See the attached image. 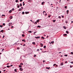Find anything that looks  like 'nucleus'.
Masks as SVG:
<instances>
[{
  "instance_id": "obj_1",
  "label": "nucleus",
  "mask_w": 73,
  "mask_h": 73,
  "mask_svg": "<svg viewBox=\"0 0 73 73\" xmlns=\"http://www.w3.org/2000/svg\"><path fill=\"white\" fill-rule=\"evenodd\" d=\"M13 18V17L12 16H11L10 17V19H12Z\"/></svg>"
},
{
  "instance_id": "obj_2",
  "label": "nucleus",
  "mask_w": 73,
  "mask_h": 73,
  "mask_svg": "<svg viewBox=\"0 0 73 73\" xmlns=\"http://www.w3.org/2000/svg\"><path fill=\"white\" fill-rule=\"evenodd\" d=\"M21 71H22L23 70V69H22V68H20L19 69Z\"/></svg>"
},
{
  "instance_id": "obj_3",
  "label": "nucleus",
  "mask_w": 73,
  "mask_h": 73,
  "mask_svg": "<svg viewBox=\"0 0 73 73\" xmlns=\"http://www.w3.org/2000/svg\"><path fill=\"white\" fill-rule=\"evenodd\" d=\"M33 44H34V45H35L36 44V43L35 42H32Z\"/></svg>"
},
{
  "instance_id": "obj_4",
  "label": "nucleus",
  "mask_w": 73,
  "mask_h": 73,
  "mask_svg": "<svg viewBox=\"0 0 73 73\" xmlns=\"http://www.w3.org/2000/svg\"><path fill=\"white\" fill-rule=\"evenodd\" d=\"M66 33H67V34H69V32L68 31H66Z\"/></svg>"
},
{
  "instance_id": "obj_5",
  "label": "nucleus",
  "mask_w": 73,
  "mask_h": 73,
  "mask_svg": "<svg viewBox=\"0 0 73 73\" xmlns=\"http://www.w3.org/2000/svg\"><path fill=\"white\" fill-rule=\"evenodd\" d=\"M36 21H37V23H39V21H40V20L38 19Z\"/></svg>"
},
{
  "instance_id": "obj_6",
  "label": "nucleus",
  "mask_w": 73,
  "mask_h": 73,
  "mask_svg": "<svg viewBox=\"0 0 73 73\" xmlns=\"http://www.w3.org/2000/svg\"><path fill=\"white\" fill-rule=\"evenodd\" d=\"M17 5H18V7H17V8H19L20 7V6H19V4H17Z\"/></svg>"
},
{
  "instance_id": "obj_7",
  "label": "nucleus",
  "mask_w": 73,
  "mask_h": 73,
  "mask_svg": "<svg viewBox=\"0 0 73 73\" xmlns=\"http://www.w3.org/2000/svg\"><path fill=\"white\" fill-rule=\"evenodd\" d=\"M41 38H42V39H43V40H44V39H45V38L44 37H43V36H42Z\"/></svg>"
},
{
  "instance_id": "obj_8",
  "label": "nucleus",
  "mask_w": 73,
  "mask_h": 73,
  "mask_svg": "<svg viewBox=\"0 0 73 73\" xmlns=\"http://www.w3.org/2000/svg\"><path fill=\"white\" fill-rule=\"evenodd\" d=\"M44 3H45V2H42L41 5H44Z\"/></svg>"
},
{
  "instance_id": "obj_9",
  "label": "nucleus",
  "mask_w": 73,
  "mask_h": 73,
  "mask_svg": "<svg viewBox=\"0 0 73 73\" xmlns=\"http://www.w3.org/2000/svg\"><path fill=\"white\" fill-rule=\"evenodd\" d=\"M40 45H41V47H42V46H43V45H42V44L40 43Z\"/></svg>"
},
{
  "instance_id": "obj_10",
  "label": "nucleus",
  "mask_w": 73,
  "mask_h": 73,
  "mask_svg": "<svg viewBox=\"0 0 73 73\" xmlns=\"http://www.w3.org/2000/svg\"><path fill=\"white\" fill-rule=\"evenodd\" d=\"M3 32H4V30H2L1 31V32H2V33H3Z\"/></svg>"
},
{
  "instance_id": "obj_11",
  "label": "nucleus",
  "mask_w": 73,
  "mask_h": 73,
  "mask_svg": "<svg viewBox=\"0 0 73 73\" xmlns=\"http://www.w3.org/2000/svg\"><path fill=\"white\" fill-rule=\"evenodd\" d=\"M22 41H24V42H25L26 41L25 40V39H23L22 40Z\"/></svg>"
},
{
  "instance_id": "obj_12",
  "label": "nucleus",
  "mask_w": 73,
  "mask_h": 73,
  "mask_svg": "<svg viewBox=\"0 0 73 73\" xmlns=\"http://www.w3.org/2000/svg\"><path fill=\"white\" fill-rule=\"evenodd\" d=\"M35 37V38H40V36L37 37Z\"/></svg>"
},
{
  "instance_id": "obj_13",
  "label": "nucleus",
  "mask_w": 73,
  "mask_h": 73,
  "mask_svg": "<svg viewBox=\"0 0 73 73\" xmlns=\"http://www.w3.org/2000/svg\"><path fill=\"white\" fill-rule=\"evenodd\" d=\"M66 12H67V14H68V12H69V10H68L66 11Z\"/></svg>"
},
{
  "instance_id": "obj_14",
  "label": "nucleus",
  "mask_w": 73,
  "mask_h": 73,
  "mask_svg": "<svg viewBox=\"0 0 73 73\" xmlns=\"http://www.w3.org/2000/svg\"><path fill=\"white\" fill-rule=\"evenodd\" d=\"M64 65V64H63V63H62L60 64V65H61V66L63 65Z\"/></svg>"
},
{
  "instance_id": "obj_15",
  "label": "nucleus",
  "mask_w": 73,
  "mask_h": 73,
  "mask_svg": "<svg viewBox=\"0 0 73 73\" xmlns=\"http://www.w3.org/2000/svg\"><path fill=\"white\" fill-rule=\"evenodd\" d=\"M64 36H67V34H63Z\"/></svg>"
},
{
  "instance_id": "obj_16",
  "label": "nucleus",
  "mask_w": 73,
  "mask_h": 73,
  "mask_svg": "<svg viewBox=\"0 0 73 73\" xmlns=\"http://www.w3.org/2000/svg\"><path fill=\"white\" fill-rule=\"evenodd\" d=\"M50 67H46V69H50Z\"/></svg>"
},
{
  "instance_id": "obj_17",
  "label": "nucleus",
  "mask_w": 73,
  "mask_h": 73,
  "mask_svg": "<svg viewBox=\"0 0 73 73\" xmlns=\"http://www.w3.org/2000/svg\"><path fill=\"white\" fill-rule=\"evenodd\" d=\"M22 10L20 8L19 9V11H22Z\"/></svg>"
},
{
  "instance_id": "obj_18",
  "label": "nucleus",
  "mask_w": 73,
  "mask_h": 73,
  "mask_svg": "<svg viewBox=\"0 0 73 73\" xmlns=\"http://www.w3.org/2000/svg\"><path fill=\"white\" fill-rule=\"evenodd\" d=\"M63 28H64V29H66V27L65 26H64Z\"/></svg>"
},
{
  "instance_id": "obj_19",
  "label": "nucleus",
  "mask_w": 73,
  "mask_h": 73,
  "mask_svg": "<svg viewBox=\"0 0 73 73\" xmlns=\"http://www.w3.org/2000/svg\"><path fill=\"white\" fill-rule=\"evenodd\" d=\"M25 13H26V14H28V13H29V12H26Z\"/></svg>"
},
{
  "instance_id": "obj_20",
  "label": "nucleus",
  "mask_w": 73,
  "mask_h": 73,
  "mask_svg": "<svg viewBox=\"0 0 73 73\" xmlns=\"http://www.w3.org/2000/svg\"><path fill=\"white\" fill-rule=\"evenodd\" d=\"M19 68H21V67H22V66H21V65H19Z\"/></svg>"
},
{
  "instance_id": "obj_21",
  "label": "nucleus",
  "mask_w": 73,
  "mask_h": 73,
  "mask_svg": "<svg viewBox=\"0 0 73 73\" xmlns=\"http://www.w3.org/2000/svg\"><path fill=\"white\" fill-rule=\"evenodd\" d=\"M22 37H24V36H25V35H24V34H22Z\"/></svg>"
},
{
  "instance_id": "obj_22",
  "label": "nucleus",
  "mask_w": 73,
  "mask_h": 73,
  "mask_svg": "<svg viewBox=\"0 0 73 73\" xmlns=\"http://www.w3.org/2000/svg\"><path fill=\"white\" fill-rule=\"evenodd\" d=\"M24 3V2H23V6H24V5H25V3Z\"/></svg>"
},
{
  "instance_id": "obj_23",
  "label": "nucleus",
  "mask_w": 73,
  "mask_h": 73,
  "mask_svg": "<svg viewBox=\"0 0 73 73\" xmlns=\"http://www.w3.org/2000/svg\"><path fill=\"white\" fill-rule=\"evenodd\" d=\"M37 28H41V26H38L37 27Z\"/></svg>"
},
{
  "instance_id": "obj_24",
  "label": "nucleus",
  "mask_w": 73,
  "mask_h": 73,
  "mask_svg": "<svg viewBox=\"0 0 73 73\" xmlns=\"http://www.w3.org/2000/svg\"><path fill=\"white\" fill-rule=\"evenodd\" d=\"M20 7H21V6H22V4L20 3Z\"/></svg>"
},
{
  "instance_id": "obj_25",
  "label": "nucleus",
  "mask_w": 73,
  "mask_h": 73,
  "mask_svg": "<svg viewBox=\"0 0 73 73\" xmlns=\"http://www.w3.org/2000/svg\"><path fill=\"white\" fill-rule=\"evenodd\" d=\"M52 21H53V23H55V21H56V20H53Z\"/></svg>"
},
{
  "instance_id": "obj_26",
  "label": "nucleus",
  "mask_w": 73,
  "mask_h": 73,
  "mask_svg": "<svg viewBox=\"0 0 73 73\" xmlns=\"http://www.w3.org/2000/svg\"><path fill=\"white\" fill-rule=\"evenodd\" d=\"M3 25H4V26H5V23H3Z\"/></svg>"
},
{
  "instance_id": "obj_27",
  "label": "nucleus",
  "mask_w": 73,
  "mask_h": 73,
  "mask_svg": "<svg viewBox=\"0 0 73 73\" xmlns=\"http://www.w3.org/2000/svg\"><path fill=\"white\" fill-rule=\"evenodd\" d=\"M29 33H32V31H28V32Z\"/></svg>"
},
{
  "instance_id": "obj_28",
  "label": "nucleus",
  "mask_w": 73,
  "mask_h": 73,
  "mask_svg": "<svg viewBox=\"0 0 73 73\" xmlns=\"http://www.w3.org/2000/svg\"><path fill=\"white\" fill-rule=\"evenodd\" d=\"M46 13V12H45V11H43V15H44V13Z\"/></svg>"
},
{
  "instance_id": "obj_29",
  "label": "nucleus",
  "mask_w": 73,
  "mask_h": 73,
  "mask_svg": "<svg viewBox=\"0 0 73 73\" xmlns=\"http://www.w3.org/2000/svg\"><path fill=\"white\" fill-rule=\"evenodd\" d=\"M22 13L23 15H24V13H25L24 12H22Z\"/></svg>"
},
{
  "instance_id": "obj_30",
  "label": "nucleus",
  "mask_w": 73,
  "mask_h": 73,
  "mask_svg": "<svg viewBox=\"0 0 73 73\" xmlns=\"http://www.w3.org/2000/svg\"><path fill=\"white\" fill-rule=\"evenodd\" d=\"M19 1H18V0H16L15 1V2H16V3H17V2Z\"/></svg>"
},
{
  "instance_id": "obj_31",
  "label": "nucleus",
  "mask_w": 73,
  "mask_h": 73,
  "mask_svg": "<svg viewBox=\"0 0 73 73\" xmlns=\"http://www.w3.org/2000/svg\"><path fill=\"white\" fill-rule=\"evenodd\" d=\"M0 27H1V28H3V25H0Z\"/></svg>"
},
{
  "instance_id": "obj_32",
  "label": "nucleus",
  "mask_w": 73,
  "mask_h": 73,
  "mask_svg": "<svg viewBox=\"0 0 73 73\" xmlns=\"http://www.w3.org/2000/svg\"><path fill=\"white\" fill-rule=\"evenodd\" d=\"M7 68H9V67H10V66H7Z\"/></svg>"
},
{
  "instance_id": "obj_33",
  "label": "nucleus",
  "mask_w": 73,
  "mask_h": 73,
  "mask_svg": "<svg viewBox=\"0 0 73 73\" xmlns=\"http://www.w3.org/2000/svg\"><path fill=\"white\" fill-rule=\"evenodd\" d=\"M70 54H73V52H71L70 53Z\"/></svg>"
},
{
  "instance_id": "obj_34",
  "label": "nucleus",
  "mask_w": 73,
  "mask_h": 73,
  "mask_svg": "<svg viewBox=\"0 0 73 73\" xmlns=\"http://www.w3.org/2000/svg\"><path fill=\"white\" fill-rule=\"evenodd\" d=\"M12 23H10V25L11 26H12Z\"/></svg>"
},
{
  "instance_id": "obj_35",
  "label": "nucleus",
  "mask_w": 73,
  "mask_h": 73,
  "mask_svg": "<svg viewBox=\"0 0 73 73\" xmlns=\"http://www.w3.org/2000/svg\"><path fill=\"white\" fill-rule=\"evenodd\" d=\"M58 18H59V19H61V16H59L58 17Z\"/></svg>"
},
{
  "instance_id": "obj_36",
  "label": "nucleus",
  "mask_w": 73,
  "mask_h": 73,
  "mask_svg": "<svg viewBox=\"0 0 73 73\" xmlns=\"http://www.w3.org/2000/svg\"><path fill=\"white\" fill-rule=\"evenodd\" d=\"M44 48H46V46H44Z\"/></svg>"
},
{
  "instance_id": "obj_37",
  "label": "nucleus",
  "mask_w": 73,
  "mask_h": 73,
  "mask_svg": "<svg viewBox=\"0 0 73 73\" xmlns=\"http://www.w3.org/2000/svg\"><path fill=\"white\" fill-rule=\"evenodd\" d=\"M65 23H66V24H67V23H68V21H65Z\"/></svg>"
},
{
  "instance_id": "obj_38",
  "label": "nucleus",
  "mask_w": 73,
  "mask_h": 73,
  "mask_svg": "<svg viewBox=\"0 0 73 73\" xmlns=\"http://www.w3.org/2000/svg\"><path fill=\"white\" fill-rule=\"evenodd\" d=\"M20 65H23V63H21L20 64Z\"/></svg>"
},
{
  "instance_id": "obj_39",
  "label": "nucleus",
  "mask_w": 73,
  "mask_h": 73,
  "mask_svg": "<svg viewBox=\"0 0 73 73\" xmlns=\"http://www.w3.org/2000/svg\"><path fill=\"white\" fill-rule=\"evenodd\" d=\"M45 52H46V51L42 52V53H45Z\"/></svg>"
},
{
  "instance_id": "obj_40",
  "label": "nucleus",
  "mask_w": 73,
  "mask_h": 73,
  "mask_svg": "<svg viewBox=\"0 0 73 73\" xmlns=\"http://www.w3.org/2000/svg\"><path fill=\"white\" fill-rule=\"evenodd\" d=\"M65 8L67 9V6H65Z\"/></svg>"
},
{
  "instance_id": "obj_41",
  "label": "nucleus",
  "mask_w": 73,
  "mask_h": 73,
  "mask_svg": "<svg viewBox=\"0 0 73 73\" xmlns=\"http://www.w3.org/2000/svg\"><path fill=\"white\" fill-rule=\"evenodd\" d=\"M56 65V64H53V66H55V65Z\"/></svg>"
},
{
  "instance_id": "obj_42",
  "label": "nucleus",
  "mask_w": 73,
  "mask_h": 73,
  "mask_svg": "<svg viewBox=\"0 0 73 73\" xmlns=\"http://www.w3.org/2000/svg\"><path fill=\"white\" fill-rule=\"evenodd\" d=\"M11 26L10 25V23H9V27H10V26Z\"/></svg>"
},
{
  "instance_id": "obj_43",
  "label": "nucleus",
  "mask_w": 73,
  "mask_h": 73,
  "mask_svg": "<svg viewBox=\"0 0 73 73\" xmlns=\"http://www.w3.org/2000/svg\"><path fill=\"white\" fill-rule=\"evenodd\" d=\"M17 49H20V48L19 47H17Z\"/></svg>"
},
{
  "instance_id": "obj_44",
  "label": "nucleus",
  "mask_w": 73,
  "mask_h": 73,
  "mask_svg": "<svg viewBox=\"0 0 73 73\" xmlns=\"http://www.w3.org/2000/svg\"><path fill=\"white\" fill-rule=\"evenodd\" d=\"M67 61H66V62H65V64H66V63H67Z\"/></svg>"
},
{
  "instance_id": "obj_45",
  "label": "nucleus",
  "mask_w": 73,
  "mask_h": 73,
  "mask_svg": "<svg viewBox=\"0 0 73 73\" xmlns=\"http://www.w3.org/2000/svg\"><path fill=\"white\" fill-rule=\"evenodd\" d=\"M36 33V32H34V35H35V33Z\"/></svg>"
},
{
  "instance_id": "obj_46",
  "label": "nucleus",
  "mask_w": 73,
  "mask_h": 73,
  "mask_svg": "<svg viewBox=\"0 0 73 73\" xmlns=\"http://www.w3.org/2000/svg\"><path fill=\"white\" fill-rule=\"evenodd\" d=\"M17 70V69H15L14 71L15 72H16V71Z\"/></svg>"
},
{
  "instance_id": "obj_47",
  "label": "nucleus",
  "mask_w": 73,
  "mask_h": 73,
  "mask_svg": "<svg viewBox=\"0 0 73 73\" xmlns=\"http://www.w3.org/2000/svg\"><path fill=\"white\" fill-rule=\"evenodd\" d=\"M64 56H66V57H67V56H68V55H64Z\"/></svg>"
},
{
  "instance_id": "obj_48",
  "label": "nucleus",
  "mask_w": 73,
  "mask_h": 73,
  "mask_svg": "<svg viewBox=\"0 0 73 73\" xmlns=\"http://www.w3.org/2000/svg\"><path fill=\"white\" fill-rule=\"evenodd\" d=\"M35 24H37V22H35L34 23V24H35Z\"/></svg>"
},
{
  "instance_id": "obj_49",
  "label": "nucleus",
  "mask_w": 73,
  "mask_h": 73,
  "mask_svg": "<svg viewBox=\"0 0 73 73\" xmlns=\"http://www.w3.org/2000/svg\"><path fill=\"white\" fill-rule=\"evenodd\" d=\"M14 8H13L12 9V11H14Z\"/></svg>"
},
{
  "instance_id": "obj_50",
  "label": "nucleus",
  "mask_w": 73,
  "mask_h": 73,
  "mask_svg": "<svg viewBox=\"0 0 73 73\" xmlns=\"http://www.w3.org/2000/svg\"><path fill=\"white\" fill-rule=\"evenodd\" d=\"M44 15H45V16H47V14H46V13Z\"/></svg>"
},
{
  "instance_id": "obj_51",
  "label": "nucleus",
  "mask_w": 73,
  "mask_h": 73,
  "mask_svg": "<svg viewBox=\"0 0 73 73\" xmlns=\"http://www.w3.org/2000/svg\"><path fill=\"white\" fill-rule=\"evenodd\" d=\"M23 46H25V44H24V45H23Z\"/></svg>"
},
{
  "instance_id": "obj_52",
  "label": "nucleus",
  "mask_w": 73,
  "mask_h": 73,
  "mask_svg": "<svg viewBox=\"0 0 73 73\" xmlns=\"http://www.w3.org/2000/svg\"><path fill=\"white\" fill-rule=\"evenodd\" d=\"M2 16H4H4H5V15H2Z\"/></svg>"
},
{
  "instance_id": "obj_53",
  "label": "nucleus",
  "mask_w": 73,
  "mask_h": 73,
  "mask_svg": "<svg viewBox=\"0 0 73 73\" xmlns=\"http://www.w3.org/2000/svg\"><path fill=\"white\" fill-rule=\"evenodd\" d=\"M23 1V0H20V1L21 2V1Z\"/></svg>"
},
{
  "instance_id": "obj_54",
  "label": "nucleus",
  "mask_w": 73,
  "mask_h": 73,
  "mask_svg": "<svg viewBox=\"0 0 73 73\" xmlns=\"http://www.w3.org/2000/svg\"><path fill=\"white\" fill-rule=\"evenodd\" d=\"M36 55H34V57H36Z\"/></svg>"
},
{
  "instance_id": "obj_55",
  "label": "nucleus",
  "mask_w": 73,
  "mask_h": 73,
  "mask_svg": "<svg viewBox=\"0 0 73 73\" xmlns=\"http://www.w3.org/2000/svg\"><path fill=\"white\" fill-rule=\"evenodd\" d=\"M70 68H72V66L71 65L70 66Z\"/></svg>"
},
{
  "instance_id": "obj_56",
  "label": "nucleus",
  "mask_w": 73,
  "mask_h": 73,
  "mask_svg": "<svg viewBox=\"0 0 73 73\" xmlns=\"http://www.w3.org/2000/svg\"><path fill=\"white\" fill-rule=\"evenodd\" d=\"M4 37H5V36H3V38H4Z\"/></svg>"
},
{
  "instance_id": "obj_57",
  "label": "nucleus",
  "mask_w": 73,
  "mask_h": 73,
  "mask_svg": "<svg viewBox=\"0 0 73 73\" xmlns=\"http://www.w3.org/2000/svg\"><path fill=\"white\" fill-rule=\"evenodd\" d=\"M71 62V64H73V62Z\"/></svg>"
},
{
  "instance_id": "obj_58",
  "label": "nucleus",
  "mask_w": 73,
  "mask_h": 73,
  "mask_svg": "<svg viewBox=\"0 0 73 73\" xmlns=\"http://www.w3.org/2000/svg\"><path fill=\"white\" fill-rule=\"evenodd\" d=\"M39 50H39V49H38L37 50V51H39Z\"/></svg>"
},
{
  "instance_id": "obj_59",
  "label": "nucleus",
  "mask_w": 73,
  "mask_h": 73,
  "mask_svg": "<svg viewBox=\"0 0 73 73\" xmlns=\"http://www.w3.org/2000/svg\"><path fill=\"white\" fill-rule=\"evenodd\" d=\"M48 17L49 18L50 17V15H48Z\"/></svg>"
},
{
  "instance_id": "obj_60",
  "label": "nucleus",
  "mask_w": 73,
  "mask_h": 73,
  "mask_svg": "<svg viewBox=\"0 0 73 73\" xmlns=\"http://www.w3.org/2000/svg\"><path fill=\"white\" fill-rule=\"evenodd\" d=\"M9 12H12V10H10Z\"/></svg>"
},
{
  "instance_id": "obj_61",
  "label": "nucleus",
  "mask_w": 73,
  "mask_h": 73,
  "mask_svg": "<svg viewBox=\"0 0 73 73\" xmlns=\"http://www.w3.org/2000/svg\"><path fill=\"white\" fill-rule=\"evenodd\" d=\"M13 66V65H10V66Z\"/></svg>"
},
{
  "instance_id": "obj_62",
  "label": "nucleus",
  "mask_w": 73,
  "mask_h": 73,
  "mask_svg": "<svg viewBox=\"0 0 73 73\" xmlns=\"http://www.w3.org/2000/svg\"><path fill=\"white\" fill-rule=\"evenodd\" d=\"M21 8H22V9H23V7H21Z\"/></svg>"
},
{
  "instance_id": "obj_63",
  "label": "nucleus",
  "mask_w": 73,
  "mask_h": 73,
  "mask_svg": "<svg viewBox=\"0 0 73 73\" xmlns=\"http://www.w3.org/2000/svg\"><path fill=\"white\" fill-rule=\"evenodd\" d=\"M51 43H52V44H53V42H51Z\"/></svg>"
},
{
  "instance_id": "obj_64",
  "label": "nucleus",
  "mask_w": 73,
  "mask_h": 73,
  "mask_svg": "<svg viewBox=\"0 0 73 73\" xmlns=\"http://www.w3.org/2000/svg\"><path fill=\"white\" fill-rule=\"evenodd\" d=\"M73 23V21H72L71 23L72 24V23Z\"/></svg>"
}]
</instances>
